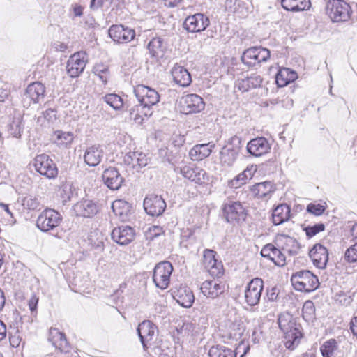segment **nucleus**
<instances>
[{
	"label": "nucleus",
	"instance_id": "25",
	"mask_svg": "<svg viewBox=\"0 0 357 357\" xmlns=\"http://www.w3.org/2000/svg\"><path fill=\"white\" fill-rule=\"evenodd\" d=\"M200 289L204 296L215 298L225 291V285L218 280H206L202 284Z\"/></svg>",
	"mask_w": 357,
	"mask_h": 357
},
{
	"label": "nucleus",
	"instance_id": "52",
	"mask_svg": "<svg viewBox=\"0 0 357 357\" xmlns=\"http://www.w3.org/2000/svg\"><path fill=\"white\" fill-rule=\"evenodd\" d=\"M325 229V225L323 223L315 224L313 226H308L305 228L306 235L309 238H312L317 235L318 233L323 231Z\"/></svg>",
	"mask_w": 357,
	"mask_h": 357
},
{
	"label": "nucleus",
	"instance_id": "63",
	"mask_svg": "<svg viewBox=\"0 0 357 357\" xmlns=\"http://www.w3.org/2000/svg\"><path fill=\"white\" fill-rule=\"evenodd\" d=\"M349 324L353 335L357 337V317H354Z\"/></svg>",
	"mask_w": 357,
	"mask_h": 357
},
{
	"label": "nucleus",
	"instance_id": "35",
	"mask_svg": "<svg viewBox=\"0 0 357 357\" xmlns=\"http://www.w3.org/2000/svg\"><path fill=\"white\" fill-rule=\"evenodd\" d=\"M262 77L257 74H252L250 77L238 80V87L242 91H248L251 89L259 87L262 83Z\"/></svg>",
	"mask_w": 357,
	"mask_h": 357
},
{
	"label": "nucleus",
	"instance_id": "14",
	"mask_svg": "<svg viewBox=\"0 0 357 357\" xmlns=\"http://www.w3.org/2000/svg\"><path fill=\"white\" fill-rule=\"evenodd\" d=\"M108 33L110 38L117 43H128L135 37V31L133 29L122 24L112 25Z\"/></svg>",
	"mask_w": 357,
	"mask_h": 357
},
{
	"label": "nucleus",
	"instance_id": "2",
	"mask_svg": "<svg viewBox=\"0 0 357 357\" xmlns=\"http://www.w3.org/2000/svg\"><path fill=\"white\" fill-rule=\"evenodd\" d=\"M291 281L294 288L301 291H312L319 285L318 278L307 270L296 272L292 275Z\"/></svg>",
	"mask_w": 357,
	"mask_h": 357
},
{
	"label": "nucleus",
	"instance_id": "26",
	"mask_svg": "<svg viewBox=\"0 0 357 357\" xmlns=\"http://www.w3.org/2000/svg\"><path fill=\"white\" fill-rule=\"evenodd\" d=\"M174 82L182 87L188 86L192 82V78L188 70L184 67L176 64L171 70Z\"/></svg>",
	"mask_w": 357,
	"mask_h": 357
},
{
	"label": "nucleus",
	"instance_id": "56",
	"mask_svg": "<svg viewBox=\"0 0 357 357\" xmlns=\"http://www.w3.org/2000/svg\"><path fill=\"white\" fill-rule=\"evenodd\" d=\"M164 233L163 228L160 226H152L146 233V238L153 240Z\"/></svg>",
	"mask_w": 357,
	"mask_h": 357
},
{
	"label": "nucleus",
	"instance_id": "36",
	"mask_svg": "<svg viewBox=\"0 0 357 357\" xmlns=\"http://www.w3.org/2000/svg\"><path fill=\"white\" fill-rule=\"evenodd\" d=\"M282 6L284 9L292 12L307 10L310 8V0H282Z\"/></svg>",
	"mask_w": 357,
	"mask_h": 357
},
{
	"label": "nucleus",
	"instance_id": "48",
	"mask_svg": "<svg viewBox=\"0 0 357 357\" xmlns=\"http://www.w3.org/2000/svg\"><path fill=\"white\" fill-rule=\"evenodd\" d=\"M55 135L59 143L62 145L68 146L73 140V135L70 132L58 130L55 132Z\"/></svg>",
	"mask_w": 357,
	"mask_h": 357
},
{
	"label": "nucleus",
	"instance_id": "32",
	"mask_svg": "<svg viewBox=\"0 0 357 357\" xmlns=\"http://www.w3.org/2000/svg\"><path fill=\"white\" fill-rule=\"evenodd\" d=\"M103 156V150L100 146H91L89 147L84 153V162L91 167L98 165Z\"/></svg>",
	"mask_w": 357,
	"mask_h": 357
},
{
	"label": "nucleus",
	"instance_id": "54",
	"mask_svg": "<svg viewBox=\"0 0 357 357\" xmlns=\"http://www.w3.org/2000/svg\"><path fill=\"white\" fill-rule=\"evenodd\" d=\"M181 333L184 332L188 335L191 334L193 335L197 333L198 331L197 330V326L195 323V320L190 321H184L181 328Z\"/></svg>",
	"mask_w": 357,
	"mask_h": 357
},
{
	"label": "nucleus",
	"instance_id": "12",
	"mask_svg": "<svg viewBox=\"0 0 357 357\" xmlns=\"http://www.w3.org/2000/svg\"><path fill=\"white\" fill-rule=\"evenodd\" d=\"M264 289V281L259 278L251 280L245 290V300L250 306H255L259 303Z\"/></svg>",
	"mask_w": 357,
	"mask_h": 357
},
{
	"label": "nucleus",
	"instance_id": "3",
	"mask_svg": "<svg viewBox=\"0 0 357 357\" xmlns=\"http://www.w3.org/2000/svg\"><path fill=\"white\" fill-rule=\"evenodd\" d=\"M326 11L331 20L336 22L347 21L351 12L349 4L343 0H328Z\"/></svg>",
	"mask_w": 357,
	"mask_h": 357
},
{
	"label": "nucleus",
	"instance_id": "13",
	"mask_svg": "<svg viewBox=\"0 0 357 357\" xmlns=\"http://www.w3.org/2000/svg\"><path fill=\"white\" fill-rule=\"evenodd\" d=\"M249 347L244 344H240L236 350H232L223 345L213 346L208 351L210 357H244Z\"/></svg>",
	"mask_w": 357,
	"mask_h": 357
},
{
	"label": "nucleus",
	"instance_id": "6",
	"mask_svg": "<svg viewBox=\"0 0 357 357\" xmlns=\"http://www.w3.org/2000/svg\"><path fill=\"white\" fill-rule=\"evenodd\" d=\"M35 170L47 178H55L58 175V169L55 162L46 154L38 155L33 160Z\"/></svg>",
	"mask_w": 357,
	"mask_h": 357
},
{
	"label": "nucleus",
	"instance_id": "38",
	"mask_svg": "<svg viewBox=\"0 0 357 357\" xmlns=\"http://www.w3.org/2000/svg\"><path fill=\"white\" fill-rule=\"evenodd\" d=\"M176 301L184 307H190L194 303L195 296L192 291L188 287H181L175 296Z\"/></svg>",
	"mask_w": 357,
	"mask_h": 357
},
{
	"label": "nucleus",
	"instance_id": "34",
	"mask_svg": "<svg viewBox=\"0 0 357 357\" xmlns=\"http://www.w3.org/2000/svg\"><path fill=\"white\" fill-rule=\"evenodd\" d=\"M291 209L289 205H278L273 211L272 219L275 225H279L287 221L290 217Z\"/></svg>",
	"mask_w": 357,
	"mask_h": 357
},
{
	"label": "nucleus",
	"instance_id": "4",
	"mask_svg": "<svg viewBox=\"0 0 357 357\" xmlns=\"http://www.w3.org/2000/svg\"><path fill=\"white\" fill-rule=\"evenodd\" d=\"M221 208L222 216L228 223L235 225L245 220V209L240 202L225 201Z\"/></svg>",
	"mask_w": 357,
	"mask_h": 357
},
{
	"label": "nucleus",
	"instance_id": "20",
	"mask_svg": "<svg viewBox=\"0 0 357 357\" xmlns=\"http://www.w3.org/2000/svg\"><path fill=\"white\" fill-rule=\"evenodd\" d=\"M181 174L190 181L202 185L208 181V176L205 170L198 167L184 166L181 169Z\"/></svg>",
	"mask_w": 357,
	"mask_h": 357
},
{
	"label": "nucleus",
	"instance_id": "10",
	"mask_svg": "<svg viewBox=\"0 0 357 357\" xmlns=\"http://www.w3.org/2000/svg\"><path fill=\"white\" fill-rule=\"evenodd\" d=\"M173 271V266L169 261L158 263L154 268L153 280L155 286L161 289H165L169 284V278Z\"/></svg>",
	"mask_w": 357,
	"mask_h": 357
},
{
	"label": "nucleus",
	"instance_id": "43",
	"mask_svg": "<svg viewBox=\"0 0 357 357\" xmlns=\"http://www.w3.org/2000/svg\"><path fill=\"white\" fill-rule=\"evenodd\" d=\"M8 130L13 137L20 138L22 131V118L20 116L14 117L8 125Z\"/></svg>",
	"mask_w": 357,
	"mask_h": 357
},
{
	"label": "nucleus",
	"instance_id": "24",
	"mask_svg": "<svg viewBox=\"0 0 357 357\" xmlns=\"http://www.w3.org/2000/svg\"><path fill=\"white\" fill-rule=\"evenodd\" d=\"M310 257L314 266L319 268H324L328 260L327 249L322 245L317 243L310 250Z\"/></svg>",
	"mask_w": 357,
	"mask_h": 357
},
{
	"label": "nucleus",
	"instance_id": "1",
	"mask_svg": "<svg viewBox=\"0 0 357 357\" xmlns=\"http://www.w3.org/2000/svg\"><path fill=\"white\" fill-rule=\"evenodd\" d=\"M278 323L284 333V346L288 349L294 350L299 344L302 337L301 326L297 324L289 314H280Z\"/></svg>",
	"mask_w": 357,
	"mask_h": 357
},
{
	"label": "nucleus",
	"instance_id": "37",
	"mask_svg": "<svg viewBox=\"0 0 357 357\" xmlns=\"http://www.w3.org/2000/svg\"><path fill=\"white\" fill-rule=\"evenodd\" d=\"M152 113V110L139 104L130 109V118L137 124L140 125L143 123L144 117L150 116Z\"/></svg>",
	"mask_w": 357,
	"mask_h": 357
},
{
	"label": "nucleus",
	"instance_id": "49",
	"mask_svg": "<svg viewBox=\"0 0 357 357\" xmlns=\"http://www.w3.org/2000/svg\"><path fill=\"white\" fill-rule=\"evenodd\" d=\"M93 72L96 75L98 76L100 79L104 84L107 83L108 78V68L102 64L96 65L93 67Z\"/></svg>",
	"mask_w": 357,
	"mask_h": 357
},
{
	"label": "nucleus",
	"instance_id": "64",
	"mask_svg": "<svg viewBox=\"0 0 357 357\" xmlns=\"http://www.w3.org/2000/svg\"><path fill=\"white\" fill-rule=\"evenodd\" d=\"M104 0H91L90 8L92 10H97L103 5Z\"/></svg>",
	"mask_w": 357,
	"mask_h": 357
},
{
	"label": "nucleus",
	"instance_id": "17",
	"mask_svg": "<svg viewBox=\"0 0 357 357\" xmlns=\"http://www.w3.org/2000/svg\"><path fill=\"white\" fill-rule=\"evenodd\" d=\"M215 252L212 250L206 249L204 252L202 264L209 272V273L214 277H219L223 273V266L221 262H218L215 258Z\"/></svg>",
	"mask_w": 357,
	"mask_h": 357
},
{
	"label": "nucleus",
	"instance_id": "11",
	"mask_svg": "<svg viewBox=\"0 0 357 357\" xmlns=\"http://www.w3.org/2000/svg\"><path fill=\"white\" fill-rule=\"evenodd\" d=\"M87 63L85 52H77L70 56L66 65L68 75L73 78L77 77L84 71Z\"/></svg>",
	"mask_w": 357,
	"mask_h": 357
},
{
	"label": "nucleus",
	"instance_id": "23",
	"mask_svg": "<svg viewBox=\"0 0 357 357\" xmlns=\"http://www.w3.org/2000/svg\"><path fill=\"white\" fill-rule=\"evenodd\" d=\"M246 148L250 155L259 157L267 153L271 149V146L265 137H261L251 139Z\"/></svg>",
	"mask_w": 357,
	"mask_h": 357
},
{
	"label": "nucleus",
	"instance_id": "28",
	"mask_svg": "<svg viewBox=\"0 0 357 357\" xmlns=\"http://www.w3.org/2000/svg\"><path fill=\"white\" fill-rule=\"evenodd\" d=\"M215 144L213 143L195 145L189 151V156L194 161H200L208 157Z\"/></svg>",
	"mask_w": 357,
	"mask_h": 357
},
{
	"label": "nucleus",
	"instance_id": "33",
	"mask_svg": "<svg viewBox=\"0 0 357 357\" xmlns=\"http://www.w3.org/2000/svg\"><path fill=\"white\" fill-rule=\"evenodd\" d=\"M297 73L287 68H280L276 74L275 82L278 87H284L297 79Z\"/></svg>",
	"mask_w": 357,
	"mask_h": 357
},
{
	"label": "nucleus",
	"instance_id": "55",
	"mask_svg": "<svg viewBox=\"0 0 357 357\" xmlns=\"http://www.w3.org/2000/svg\"><path fill=\"white\" fill-rule=\"evenodd\" d=\"M248 179L246 173L242 172L229 182V185L232 188H237L245 184Z\"/></svg>",
	"mask_w": 357,
	"mask_h": 357
},
{
	"label": "nucleus",
	"instance_id": "31",
	"mask_svg": "<svg viewBox=\"0 0 357 357\" xmlns=\"http://www.w3.org/2000/svg\"><path fill=\"white\" fill-rule=\"evenodd\" d=\"M45 88L40 82H33L29 84L26 90L25 96L34 103L43 100L45 97Z\"/></svg>",
	"mask_w": 357,
	"mask_h": 357
},
{
	"label": "nucleus",
	"instance_id": "42",
	"mask_svg": "<svg viewBox=\"0 0 357 357\" xmlns=\"http://www.w3.org/2000/svg\"><path fill=\"white\" fill-rule=\"evenodd\" d=\"M130 208L128 202L122 199L115 200L112 204L114 213L120 217L126 216L130 211Z\"/></svg>",
	"mask_w": 357,
	"mask_h": 357
},
{
	"label": "nucleus",
	"instance_id": "9",
	"mask_svg": "<svg viewBox=\"0 0 357 357\" xmlns=\"http://www.w3.org/2000/svg\"><path fill=\"white\" fill-rule=\"evenodd\" d=\"M181 112L185 114L199 113L205 107L203 98L197 94L190 93L183 96L179 101Z\"/></svg>",
	"mask_w": 357,
	"mask_h": 357
},
{
	"label": "nucleus",
	"instance_id": "61",
	"mask_svg": "<svg viewBox=\"0 0 357 357\" xmlns=\"http://www.w3.org/2000/svg\"><path fill=\"white\" fill-rule=\"evenodd\" d=\"M266 296L268 301H276L278 297V289L276 287H273L271 289H267Z\"/></svg>",
	"mask_w": 357,
	"mask_h": 357
},
{
	"label": "nucleus",
	"instance_id": "5",
	"mask_svg": "<svg viewBox=\"0 0 357 357\" xmlns=\"http://www.w3.org/2000/svg\"><path fill=\"white\" fill-rule=\"evenodd\" d=\"M62 221L61 215L54 209L47 208L38 216L36 227L43 232H47L58 227Z\"/></svg>",
	"mask_w": 357,
	"mask_h": 357
},
{
	"label": "nucleus",
	"instance_id": "53",
	"mask_svg": "<svg viewBox=\"0 0 357 357\" xmlns=\"http://www.w3.org/2000/svg\"><path fill=\"white\" fill-rule=\"evenodd\" d=\"M306 210L308 213L319 216L324 213L326 208L320 204L310 203L307 206Z\"/></svg>",
	"mask_w": 357,
	"mask_h": 357
},
{
	"label": "nucleus",
	"instance_id": "30",
	"mask_svg": "<svg viewBox=\"0 0 357 357\" xmlns=\"http://www.w3.org/2000/svg\"><path fill=\"white\" fill-rule=\"evenodd\" d=\"M75 211L81 216L91 218L97 214L99 211V207L97 204L92 200L86 199L75 205Z\"/></svg>",
	"mask_w": 357,
	"mask_h": 357
},
{
	"label": "nucleus",
	"instance_id": "59",
	"mask_svg": "<svg viewBox=\"0 0 357 357\" xmlns=\"http://www.w3.org/2000/svg\"><path fill=\"white\" fill-rule=\"evenodd\" d=\"M275 248V247L273 244L268 243L266 245L261 251V256L270 259L272 254H273Z\"/></svg>",
	"mask_w": 357,
	"mask_h": 357
},
{
	"label": "nucleus",
	"instance_id": "44",
	"mask_svg": "<svg viewBox=\"0 0 357 357\" xmlns=\"http://www.w3.org/2000/svg\"><path fill=\"white\" fill-rule=\"evenodd\" d=\"M337 349V342L334 339L325 342L320 349L323 357H333Z\"/></svg>",
	"mask_w": 357,
	"mask_h": 357
},
{
	"label": "nucleus",
	"instance_id": "45",
	"mask_svg": "<svg viewBox=\"0 0 357 357\" xmlns=\"http://www.w3.org/2000/svg\"><path fill=\"white\" fill-rule=\"evenodd\" d=\"M303 317L307 321H311L314 319L315 306L312 301H306L302 309Z\"/></svg>",
	"mask_w": 357,
	"mask_h": 357
},
{
	"label": "nucleus",
	"instance_id": "40",
	"mask_svg": "<svg viewBox=\"0 0 357 357\" xmlns=\"http://www.w3.org/2000/svg\"><path fill=\"white\" fill-rule=\"evenodd\" d=\"M147 48L152 57H162L165 46L163 40L160 37H155L148 43Z\"/></svg>",
	"mask_w": 357,
	"mask_h": 357
},
{
	"label": "nucleus",
	"instance_id": "51",
	"mask_svg": "<svg viewBox=\"0 0 357 357\" xmlns=\"http://www.w3.org/2000/svg\"><path fill=\"white\" fill-rule=\"evenodd\" d=\"M344 259L349 263L357 261V242L345 251Z\"/></svg>",
	"mask_w": 357,
	"mask_h": 357
},
{
	"label": "nucleus",
	"instance_id": "57",
	"mask_svg": "<svg viewBox=\"0 0 357 357\" xmlns=\"http://www.w3.org/2000/svg\"><path fill=\"white\" fill-rule=\"evenodd\" d=\"M335 298V301L342 305H348L352 301L351 296H347L343 292L336 294Z\"/></svg>",
	"mask_w": 357,
	"mask_h": 357
},
{
	"label": "nucleus",
	"instance_id": "46",
	"mask_svg": "<svg viewBox=\"0 0 357 357\" xmlns=\"http://www.w3.org/2000/svg\"><path fill=\"white\" fill-rule=\"evenodd\" d=\"M103 99L107 104L116 110L123 107L122 98L115 93L107 94L103 97Z\"/></svg>",
	"mask_w": 357,
	"mask_h": 357
},
{
	"label": "nucleus",
	"instance_id": "15",
	"mask_svg": "<svg viewBox=\"0 0 357 357\" xmlns=\"http://www.w3.org/2000/svg\"><path fill=\"white\" fill-rule=\"evenodd\" d=\"M166 208L165 200L158 195H149L144 200V208L151 216L160 215Z\"/></svg>",
	"mask_w": 357,
	"mask_h": 357
},
{
	"label": "nucleus",
	"instance_id": "27",
	"mask_svg": "<svg viewBox=\"0 0 357 357\" xmlns=\"http://www.w3.org/2000/svg\"><path fill=\"white\" fill-rule=\"evenodd\" d=\"M276 245L280 248L283 252L293 255L297 253L299 248L297 241L287 235H280L276 238Z\"/></svg>",
	"mask_w": 357,
	"mask_h": 357
},
{
	"label": "nucleus",
	"instance_id": "41",
	"mask_svg": "<svg viewBox=\"0 0 357 357\" xmlns=\"http://www.w3.org/2000/svg\"><path fill=\"white\" fill-rule=\"evenodd\" d=\"M259 47H252L245 50L242 56V62L248 66H255L257 64V54Z\"/></svg>",
	"mask_w": 357,
	"mask_h": 357
},
{
	"label": "nucleus",
	"instance_id": "39",
	"mask_svg": "<svg viewBox=\"0 0 357 357\" xmlns=\"http://www.w3.org/2000/svg\"><path fill=\"white\" fill-rule=\"evenodd\" d=\"M273 185L270 181L256 183L251 188L252 195L257 198L266 197L273 192Z\"/></svg>",
	"mask_w": 357,
	"mask_h": 357
},
{
	"label": "nucleus",
	"instance_id": "22",
	"mask_svg": "<svg viewBox=\"0 0 357 357\" xmlns=\"http://www.w3.org/2000/svg\"><path fill=\"white\" fill-rule=\"evenodd\" d=\"M123 160L125 165L139 171L148 165L149 158L142 152L130 151L123 156Z\"/></svg>",
	"mask_w": 357,
	"mask_h": 357
},
{
	"label": "nucleus",
	"instance_id": "18",
	"mask_svg": "<svg viewBox=\"0 0 357 357\" xmlns=\"http://www.w3.org/2000/svg\"><path fill=\"white\" fill-rule=\"evenodd\" d=\"M155 328V325L149 320H144L139 324L137 331L144 350L151 346Z\"/></svg>",
	"mask_w": 357,
	"mask_h": 357
},
{
	"label": "nucleus",
	"instance_id": "62",
	"mask_svg": "<svg viewBox=\"0 0 357 357\" xmlns=\"http://www.w3.org/2000/svg\"><path fill=\"white\" fill-rule=\"evenodd\" d=\"M38 303V298L36 296H33L30 300L29 301V307L31 312H33L37 308V305Z\"/></svg>",
	"mask_w": 357,
	"mask_h": 357
},
{
	"label": "nucleus",
	"instance_id": "50",
	"mask_svg": "<svg viewBox=\"0 0 357 357\" xmlns=\"http://www.w3.org/2000/svg\"><path fill=\"white\" fill-rule=\"evenodd\" d=\"M284 252H283L280 248H278L275 247L270 259L273 261L276 265L282 266L285 264V256Z\"/></svg>",
	"mask_w": 357,
	"mask_h": 357
},
{
	"label": "nucleus",
	"instance_id": "16",
	"mask_svg": "<svg viewBox=\"0 0 357 357\" xmlns=\"http://www.w3.org/2000/svg\"><path fill=\"white\" fill-rule=\"evenodd\" d=\"M210 21L207 16L202 13H196L188 16L183 22V27L188 32H200L206 29Z\"/></svg>",
	"mask_w": 357,
	"mask_h": 357
},
{
	"label": "nucleus",
	"instance_id": "47",
	"mask_svg": "<svg viewBox=\"0 0 357 357\" xmlns=\"http://www.w3.org/2000/svg\"><path fill=\"white\" fill-rule=\"evenodd\" d=\"M22 205L25 208L32 211L40 209L41 206L40 199L38 197L32 196L24 198Z\"/></svg>",
	"mask_w": 357,
	"mask_h": 357
},
{
	"label": "nucleus",
	"instance_id": "60",
	"mask_svg": "<svg viewBox=\"0 0 357 357\" xmlns=\"http://www.w3.org/2000/svg\"><path fill=\"white\" fill-rule=\"evenodd\" d=\"M43 115L48 121H54L56 119V110L54 109H47L43 112Z\"/></svg>",
	"mask_w": 357,
	"mask_h": 357
},
{
	"label": "nucleus",
	"instance_id": "7",
	"mask_svg": "<svg viewBox=\"0 0 357 357\" xmlns=\"http://www.w3.org/2000/svg\"><path fill=\"white\" fill-rule=\"evenodd\" d=\"M240 144L241 139L234 136L221 149L219 159L223 166L230 167L234 163L240 151Z\"/></svg>",
	"mask_w": 357,
	"mask_h": 357
},
{
	"label": "nucleus",
	"instance_id": "19",
	"mask_svg": "<svg viewBox=\"0 0 357 357\" xmlns=\"http://www.w3.org/2000/svg\"><path fill=\"white\" fill-rule=\"evenodd\" d=\"M114 241L121 245H128L131 243L135 237V232L130 226H120L114 228L111 234Z\"/></svg>",
	"mask_w": 357,
	"mask_h": 357
},
{
	"label": "nucleus",
	"instance_id": "8",
	"mask_svg": "<svg viewBox=\"0 0 357 357\" xmlns=\"http://www.w3.org/2000/svg\"><path fill=\"white\" fill-rule=\"evenodd\" d=\"M134 93L139 104L150 110L160 101V95L155 89L142 84L135 87Z\"/></svg>",
	"mask_w": 357,
	"mask_h": 357
},
{
	"label": "nucleus",
	"instance_id": "58",
	"mask_svg": "<svg viewBox=\"0 0 357 357\" xmlns=\"http://www.w3.org/2000/svg\"><path fill=\"white\" fill-rule=\"evenodd\" d=\"M270 57V52L266 48H262L259 47L258 48V54L257 57V64L265 62Z\"/></svg>",
	"mask_w": 357,
	"mask_h": 357
},
{
	"label": "nucleus",
	"instance_id": "29",
	"mask_svg": "<svg viewBox=\"0 0 357 357\" xmlns=\"http://www.w3.org/2000/svg\"><path fill=\"white\" fill-rule=\"evenodd\" d=\"M48 340L60 352L66 353L69 351L70 347L65 335L58 329L50 328Z\"/></svg>",
	"mask_w": 357,
	"mask_h": 357
},
{
	"label": "nucleus",
	"instance_id": "21",
	"mask_svg": "<svg viewBox=\"0 0 357 357\" xmlns=\"http://www.w3.org/2000/svg\"><path fill=\"white\" fill-rule=\"evenodd\" d=\"M102 177L104 183L112 190H119L124 182V178L115 167L106 169L103 172Z\"/></svg>",
	"mask_w": 357,
	"mask_h": 357
}]
</instances>
